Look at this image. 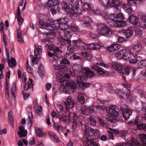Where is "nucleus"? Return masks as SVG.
<instances>
[{
	"instance_id": "nucleus-55",
	"label": "nucleus",
	"mask_w": 146,
	"mask_h": 146,
	"mask_svg": "<svg viewBox=\"0 0 146 146\" xmlns=\"http://www.w3.org/2000/svg\"><path fill=\"white\" fill-rule=\"evenodd\" d=\"M8 120L9 121V123L11 124H12V125H13L14 123V120L13 118V117L11 115V114L10 113V114L8 113Z\"/></svg>"
},
{
	"instance_id": "nucleus-11",
	"label": "nucleus",
	"mask_w": 146,
	"mask_h": 146,
	"mask_svg": "<svg viewBox=\"0 0 146 146\" xmlns=\"http://www.w3.org/2000/svg\"><path fill=\"white\" fill-rule=\"evenodd\" d=\"M120 108L124 119L125 120L128 119L132 114V110L129 109L126 105L123 104L121 105Z\"/></svg>"
},
{
	"instance_id": "nucleus-53",
	"label": "nucleus",
	"mask_w": 146,
	"mask_h": 146,
	"mask_svg": "<svg viewBox=\"0 0 146 146\" xmlns=\"http://www.w3.org/2000/svg\"><path fill=\"white\" fill-rule=\"evenodd\" d=\"M16 17L17 18L18 23L19 27H20L23 21V19L21 17V15L20 16H18V15L16 16Z\"/></svg>"
},
{
	"instance_id": "nucleus-10",
	"label": "nucleus",
	"mask_w": 146,
	"mask_h": 146,
	"mask_svg": "<svg viewBox=\"0 0 146 146\" xmlns=\"http://www.w3.org/2000/svg\"><path fill=\"white\" fill-rule=\"evenodd\" d=\"M131 54H132L131 50L130 51L126 49H122L118 52L117 55L119 59L122 58L126 60L129 58Z\"/></svg>"
},
{
	"instance_id": "nucleus-64",
	"label": "nucleus",
	"mask_w": 146,
	"mask_h": 146,
	"mask_svg": "<svg viewBox=\"0 0 146 146\" xmlns=\"http://www.w3.org/2000/svg\"><path fill=\"white\" fill-rule=\"evenodd\" d=\"M83 21H84L88 22L89 23H90L91 21V19L88 17L84 16L83 17Z\"/></svg>"
},
{
	"instance_id": "nucleus-33",
	"label": "nucleus",
	"mask_w": 146,
	"mask_h": 146,
	"mask_svg": "<svg viewBox=\"0 0 146 146\" xmlns=\"http://www.w3.org/2000/svg\"><path fill=\"white\" fill-rule=\"evenodd\" d=\"M23 34L21 32L20 28H18L17 30V40L20 42H23Z\"/></svg>"
},
{
	"instance_id": "nucleus-31",
	"label": "nucleus",
	"mask_w": 146,
	"mask_h": 146,
	"mask_svg": "<svg viewBox=\"0 0 146 146\" xmlns=\"http://www.w3.org/2000/svg\"><path fill=\"white\" fill-rule=\"evenodd\" d=\"M62 8L65 11H70L71 9V7L69 4L66 2L63 1L61 4Z\"/></svg>"
},
{
	"instance_id": "nucleus-5",
	"label": "nucleus",
	"mask_w": 146,
	"mask_h": 146,
	"mask_svg": "<svg viewBox=\"0 0 146 146\" xmlns=\"http://www.w3.org/2000/svg\"><path fill=\"white\" fill-rule=\"evenodd\" d=\"M100 47V44L97 42H94L89 44H85L83 46L82 48L85 51H82L81 54L84 58L88 60L91 58L92 54L90 52H87L86 50L99 49Z\"/></svg>"
},
{
	"instance_id": "nucleus-8",
	"label": "nucleus",
	"mask_w": 146,
	"mask_h": 146,
	"mask_svg": "<svg viewBox=\"0 0 146 146\" xmlns=\"http://www.w3.org/2000/svg\"><path fill=\"white\" fill-rule=\"evenodd\" d=\"M97 27L101 35L109 36L112 34V31L105 24H100L97 26Z\"/></svg>"
},
{
	"instance_id": "nucleus-61",
	"label": "nucleus",
	"mask_w": 146,
	"mask_h": 146,
	"mask_svg": "<svg viewBox=\"0 0 146 146\" xmlns=\"http://www.w3.org/2000/svg\"><path fill=\"white\" fill-rule=\"evenodd\" d=\"M3 39L4 45L6 46L7 45V36L5 34H4L3 35Z\"/></svg>"
},
{
	"instance_id": "nucleus-24",
	"label": "nucleus",
	"mask_w": 146,
	"mask_h": 146,
	"mask_svg": "<svg viewBox=\"0 0 146 146\" xmlns=\"http://www.w3.org/2000/svg\"><path fill=\"white\" fill-rule=\"evenodd\" d=\"M70 114L69 113H65L62 115L60 116L59 117V119L61 121L66 123H68L70 118Z\"/></svg>"
},
{
	"instance_id": "nucleus-62",
	"label": "nucleus",
	"mask_w": 146,
	"mask_h": 146,
	"mask_svg": "<svg viewBox=\"0 0 146 146\" xmlns=\"http://www.w3.org/2000/svg\"><path fill=\"white\" fill-rule=\"evenodd\" d=\"M22 94L25 100H26L30 96V94L29 93L24 92V91L22 92Z\"/></svg>"
},
{
	"instance_id": "nucleus-22",
	"label": "nucleus",
	"mask_w": 146,
	"mask_h": 146,
	"mask_svg": "<svg viewBox=\"0 0 146 146\" xmlns=\"http://www.w3.org/2000/svg\"><path fill=\"white\" fill-rule=\"evenodd\" d=\"M34 49V54L35 56L38 58H40V54L42 52L41 46L38 45L37 44H35Z\"/></svg>"
},
{
	"instance_id": "nucleus-63",
	"label": "nucleus",
	"mask_w": 146,
	"mask_h": 146,
	"mask_svg": "<svg viewBox=\"0 0 146 146\" xmlns=\"http://www.w3.org/2000/svg\"><path fill=\"white\" fill-rule=\"evenodd\" d=\"M113 45V50L114 51L118 50L121 47L120 45L117 44H114Z\"/></svg>"
},
{
	"instance_id": "nucleus-34",
	"label": "nucleus",
	"mask_w": 146,
	"mask_h": 146,
	"mask_svg": "<svg viewBox=\"0 0 146 146\" xmlns=\"http://www.w3.org/2000/svg\"><path fill=\"white\" fill-rule=\"evenodd\" d=\"M69 3L71 7V8L78 7L79 5L78 0H69Z\"/></svg>"
},
{
	"instance_id": "nucleus-45",
	"label": "nucleus",
	"mask_w": 146,
	"mask_h": 146,
	"mask_svg": "<svg viewBox=\"0 0 146 146\" xmlns=\"http://www.w3.org/2000/svg\"><path fill=\"white\" fill-rule=\"evenodd\" d=\"M64 36L65 37L67 38V39H69L71 38L72 35V33L70 31H69L68 29H66L64 31Z\"/></svg>"
},
{
	"instance_id": "nucleus-7",
	"label": "nucleus",
	"mask_w": 146,
	"mask_h": 146,
	"mask_svg": "<svg viewBox=\"0 0 146 146\" xmlns=\"http://www.w3.org/2000/svg\"><path fill=\"white\" fill-rule=\"evenodd\" d=\"M112 66L115 70L119 71L120 73H121L125 75H128L130 70V67L128 66H123L121 64L117 62L113 63Z\"/></svg>"
},
{
	"instance_id": "nucleus-9",
	"label": "nucleus",
	"mask_w": 146,
	"mask_h": 146,
	"mask_svg": "<svg viewBox=\"0 0 146 146\" xmlns=\"http://www.w3.org/2000/svg\"><path fill=\"white\" fill-rule=\"evenodd\" d=\"M117 2L115 8L116 10H119L122 7L125 11L128 14H131L133 12V11L131 7L129 4H121V2L120 1V0H118Z\"/></svg>"
},
{
	"instance_id": "nucleus-42",
	"label": "nucleus",
	"mask_w": 146,
	"mask_h": 146,
	"mask_svg": "<svg viewBox=\"0 0 146 146\" xmlns=\"http://www.w3.org/2000/svg\"><path fill=\"white\" fill-rule=\"evenodd\" d=\"M85 99L83 96L81 94L79 93L78 97V102L81 104H83L84 103Z\"/></svg>"
},
{
	"instance_id": "nucleus-27",
	"label": "nucleus",
	"mask_w": 146,
	"mask_h": 146,
	"mask_svg": "<svg viewBox=\"0 0 146 146\" xmlns=\"http://www.w3.org/2000/svg\"><path fill=\"white\" fill-rule=\"evenodd\" d=\"M83 74H85L86 77L90 78L94 76L95 75L94 72L91 71L90 69L88 68H85V69L83 70Z\"/></svg>"
},
{
	"instance_id": "nucleus-52",
	"label": "nucleus",
	"mask_w": 146,
	"mask_h": 146,
	"mask_svg": "<svg viewBox=\"0 0 146 146\" xmlns=\"http://www.w3.org/2000/svg\"><path fill=\"white\" fill-rule=\"evenodd\" d=\"M137 1V0H128L127 4H129L131 7V6L135 5Z\"/></svg>"
},
{
	"instance_id": "nucleus-15",
	"label": "nucleus",
	"mask_w": 146,
	"mask_h": 146,
	"mask_svg": "<svg viewBox=\"0 0 146 146\" xmlns=\"http://www.w3.org/2000/svg\"><path fill=\"white\" fill-rule=\"evenodd\" d=\"M142 48V45L140 43L133 45L131 49L133 56L134 57H138L139 53Z\"/></svg>"
},
{
	"instance_id": "nucleus-50",
	"label": "nucleus",
	"mask_w": 146,
	"mask_h": 146,
	"mask_svg": "<svg viewBox=\"0 0 146 146\" xmlns=\"http://www.w3.org/2000/svg\"><path fill=\"white\" fill-rule=\"evenodd\" d=\"M68 28H69L70 29H71L72 31L75 32H78L79 30L78 27L76 26L73 25H70V27Z\"/></svg>"
},
{
	"instance_id": "nucleus-32",
	"label": "nucleus",
	"mask_w": 146,
	"mask_h": 146,
	"mask_svg": "<svg viewBox=\"0 0 146 146\" xmlns=\"http://www.w3.org/2000/svg\"><path fill=\"white\" fill-rule=\"evenodd\" d=\"M7 62L9 66L11 68L17 65V62L15 59L13 57L11 58V60L9 58L7 59Z\"/></svg>"
},
{
	"instance_id": "nucleus-58",
	"label": "nucleus",
	"mask_w": 146,
	"mask_h": 146,
	"mask_svg": "<svg viewBox=\"0 0 146 146\" xmlns=\"http://www.w3.org/2000/svg\"><path fill=\"white\" fill-rule=\"evenodd\" d=\"M116 17L117 18V20L119 19H124V17L123 15L121 13H120L117 14H116Z\"/></svg>"
},
{
	"instance_id": "nucleus-51",
	"label": "nucleus",
	"mask_w": 146,
	"mask_h": 146,
	"mask_svg": "<svg viewBox=\"0 0 146 146\" xmlns=\"http://www.w3.org/2000/svg\"><path fill=\"white\" fill-rule=\"evenodd\" d=\"M134 59H132L129 60V62L131 64H135L136 63L137 61L139 60L140 58V56H138V57H134Z\"/></svg>"
},
{
	"instance_id": "nucleus-21",
	"label": "nucleus",
	"mask_w": 146,
	"mask_h": 146,
	"mask_svg": "<svg viewBox=\"0 0 146 146\" xmlns=\"http://www.w3.org/2000/svg\"><path fill=\"white\" fill-rule=\"evenodd\" d=\"M66 109L72 108L74 106V100L71 98H67L63 101Z\"/></svg>"
},
{
	"instance_id": "nucleus-12",
	"label": "nucleus",
	"mask_w": 146,
	"mask_h": 146,
	"mask_svg": "<svg viewBox=\"0 0 146 146\" xmlns=\"http://www.w3.org/2000/svg\"><path fill=\"white\" fill-rule=\"evenodd\" d=\"M107 23L111 27L117 28L123 27L127 25L126 22L125 21L117 19L107 22Z\"/></svg>"
},
{
	"instance_id": "nucleus-57",
	"label": "nucleus",
	"mask_w": 146,
	"mask_h": 146,
	"mask_svg": "<svg viewBox=\"0 0 146 146\" xmlns=\"http://www.w3.org/2000/svg\"><path fill=\"white\" fill-rule=\"evenodd\" d=\"M81 23V25L82 27H89L90 25V23L88 22L84 21H82Z\"/></svg>"
},
{
	"instance_id": "nucleus-44",
	"label": "nucleus",
	"mask_w": 146,
	"mask_h": 146,
	"mask_svg": "<svg viewBox=\"0 0 146 146\" xmlns=\"http://www.w3.org/2000/svg\"><path fill=\"white\" fill-rule=\"evenodd\" d=\"M141 21L143 23L141 27L142 29H146V15H142Z\"/></svg>"
},
{
	"instance_id": "nucleus-2",
	"label": "nucleus",
	"mask_w": 146,
	"mask_h": 146,
	"mask_svg": "<svg viewBox=\"0 0 146 146\" xmlns=\"http://www.w3.org/2000/svg\"><path fill=\"white\" fill-rule=\"evenodd\" d=\"M58 43L62 46H68L71 48V49L74 50H78L80 46L77 44H81L84 43L83 40L81 38H79L77 40H73L72 43H71V41L69 39L62 37L61 38H59L58 39Z\"/></svg>"
},
{
	"instance_id": "nucleus-16",
	"label": "nucleus",
	"mask_w": 146,
	"mask_h": 146,
	"mask_svg": "<svg viewBox=\"0 0 146 146\" xmlns=\"http://www.w3.org/2000/svg\"><path fill=\"white\" fill-rule=\"evenodd\" d=\"M94 110L93 106L84 105L81 108L82 113L85 115H88L91 113H94Z\"/></svg>"
},
{
	"instance_id": "nucleus-46",
	"label": "nucleus",
	"mask_w": 146,
	"mask_h": 146,
	"mask_svg": "<svg viewBox=\"0 0 146 146\" xmlns=\"http://www.w3.org/2000/svg\"><path fill=\"white\" fill-rule=\"evenodd\" d=\"M35 132L36 134L39 137L44 138L45 137V134L40 129H36Z\"/></svg>"
},
{
	"instance_id": "nucleus-60",
	"label": "nucleus",
	"mask_w": 146,
	"mask_h": 146,
	"mask_svg": "<svg viewBox=\"0 0 146 146\" xmlns=\"http://www.w3.org/2000/svg\"><path fill=\"white\" fill-rule=\"evenodd\" d=\"M51 139L54 142H59V139L58 137L56 135L53 137H51Z\"/></svg>"
},
{
	"instance_id": "nucleus-6",
	"label": "nucleus",
	"mask_w": 146,
	"mask_h": 146,
	"mask_svg": "<svg viewBox=\"0 0 146 146\" xmlns=\"http://www.w3.org/2000/svg\"><path fill=\"white\" fill-rule=\"evenodd\" d=\"M106 111L110 117L107 118V120L111 122L116 123L117 120L113 118H117L118 116V113L119 111L118 107L115 106H111L109 108L108 110H106Z\"/></svg>"
},
{
	"instance_id": "nucleus-18",
	"label": "nucleus",
	"mask_w": 146,
	"mask_h": 146,
	"mask_svg": "<svg viewBox=\"0 0 146 146\" xmlns=\"http://www.w3.org/2000/svg\"><path fill=\"white\" fill-rule=\"evenodd\" d=\"M140 143L134 138H131V141L129 143H119L115 146H139Z\"/></svg>"
},
{
	"instance_id": "nucleus-13",
	"label": "nucleus",
	"mask_w": 146,
	"mask_h": 146,
	"mask_svg": "<svg viewBox=\"0 0 146 146\" xmlns=\"http://www.w3.org/2000/svg\"><path fill=\"white\" fill-rule=\"evenodd\" d=\"M86 67H83L82 66L78 64H75L72 67V71L70 70V73L71 75L73 76H77V73L82 72L83 73V70Z\"/></svg>"
},
{
	"instance_id": "nucleus-39",
	"label": "nucleus",
	"mask_w": 146,
	"mask_h": 146,
	"mask_svg": "<svg viewBox=\"0 0 146 146\" xmlns=\"http://www.w3.org/2000/svg\"><path fill=\"white\" fill-rule=\"evenodd\" d=\"M53 127L60 135H61L63 133L62 128L60 125H59L57 123H54Z\"/></svg>"
},
{
	"instance_id": "nucleus-1",
	"label": "nucleus",
	"mask_w": 146,
	"mask_h": 146,
	"mask_svg": "<svg viewBox=\"0 0 146 146\" xmlns=\"http://www.w3.org/2000/svg\"><path fill=\"white\" fill-rule=\"evenodd\" d=\"M48 50H50L53 52V53L49 52H48L47 55L50 57L54 58V60L57 61V63L59 62L61 65L60 66L55 64L54 66V70L62 72H66L67 71L68 67L66 65L69 64V61L64 58L63 59L60 60L59 56L61 54L62 51L59 48L54 46L53 45H51L48 47Z\"/></svg>"
},
{
	"instance_id": "nucleus-20",
	"label": "nucleus",
	"mask_w": 146,
	"mask_h": 146,
	"mask_svg": "<svg viewBox=\"0 0 146 146\" xmlns=\"http://www.w3.org/2000/svg\"><path fill=\"white\" fill-rule=\"evenodd\" d=\"M51 23H46L41 20H39V21L36 23L37 26H39L40 28L42 27L43 29L49 31H50V29L49 27L51 26Z\"/></svg>"
},
{
	"instance_id": "nucleus-41",
	"label": "nucleus",
	"mask_w": 146,
	"mask_h": 146,
	"mask_svg": "<svg viewBox=\"0 0 146 146\" xmlns=\"http://www.w3.org/2000/svg\"><path fill=\"white\" fill-rule=\"evenodd\" d=\"M29 80L30 83L29 82H28L27 83H26L24 87L25 90H27L31 88V86H33V84L32 83V82L33 81V80L29 78Z\"/></svg>"
},
{
	"instance_id": "nucleus-19",
	"label": "nucleus",
	"mask_w": 146,
	"mask_h": 146,
	"mask_svg": "<svg viewBox=\"0 0 146 146\" xmlns=\"http://www.w3.org/2000/svg\"><path fill=\"white\" fill-rule=\"evenodd\" d=\"M118 0H100L101 3L104 7H108L111 5L115 8L117 1Z\"/></svg>"
},
{
	"instance_id": "nucleus-14",
	"label": "nucleus",
	"mask_w": 146,
	"mask_h": 146,
	"mask_svg": "<svg viewBox=\"0 0 146 146\" xmlns=\"http://www.w3.org/2000/svg\"><path fill=\"white\" fill-rule=\"evenodd\" d=\"M67 51L65 55V57L68 59H81V57L76 54L73 53V52L76 50H72L71 48V47L67 46Z\"/></svg>"
},
{
	"instance_id": "nucleus-3",
	"label": "nucleus",
	"mask_w": 146,
	"mask_h": 146,
	"mask_svg": "<svg viewBox=\"0 0 146 146\" xmlns=\"http://www.w3.org/2000/svg\"><path fill=\"white\" fill-rule=\"evenodd\" d=\"M67 20L68 19L65 18H60L54 21V24H51V26L49 27L50 31H54L59 29L64 31L70 27Z\"/></svg>"
},
{
	"instance_id": "nucleus-43",
	"label": "nucleus",
	"mask_w": 146,
	"mask_h": 146,
	"mask_svg": "<svg viewBox=\"0 0 146 146\" xmlns=\"http://www.w3.org/2000/svg\"><path fill=\"white\" fill-rule=\"evenodd\" d=\"M88 124L90 125L91 127L94 126L96 125V121L92 117H90L88 119Z\"/></svg>"
},
{
	"instance_id": "nucleus-26",
	"label": "nucleus",
	"mask_w": 146,
	"mask_h": 146,
	"mask_svg": "<svg viewBox=\"0 0 146 146\" xmlns=\"http://www.w3.org/2000/svg\"><path fill=\"white\" fill-rule=\"evenodd\" d=\"M84 1H82L81 5L83 10L87 11H90L92 9L91 5L87 2H84Z\"/></svg>"
},
{
	"instance_id": "nucleus-54",
	"label": "nucleus",
	"mask_w": 146,
	"mask_h": 146,
	"mask_svg": "<svg viewBox=\"0 0 146 146\" xmlns=\"http://www.w3.org/2000/svg\"><path fill=\"white\" fill-rule=\"evenodd\" d=\"M4 68V65L3 64L0 63V79L3 78V73L2 70Z\"/></svg>"
},
{
	"instance_id": "nucleus-48",
	"label": "nucleus",
	"mask_w": 146,
	"mask_h": 146,
	"mask_svg": "<svg viewBox=\"0 0 146 146\" xmlns=\"http://www.w3.org/2000/svg\"><path fill=\"white\" fill-rule=\"evenodd\" d=\"M143 119L141 116H138L137 117L134 121L135 124H137L139 122H141L143 121Z\"/></svg>"
},
{
	"instance_id": "nucleus-38",
	"label": "nucleus",
	"mask_w": 146,
	"mask_h": 146,
	"mask_svg": "<svg viewBox=\"0 0 146 146\" xmlns=\"http://www.w3.org/2000/svg\"><path fill=\"white\" fill-rule=\"evenodd\" d=\"M116 16L117 15H116V14L113 13V14H110L107 17V16L104 17V18L105 19L107 20V22L111 21L117 19V18L116 17Z\"/></svg>"
},
{
	"instance_id": "nucleus-59",
	"label": "nucleus",
	"mask_w": 146,
	"mask_h": 146,
	"mask_svg": "<svg viewBox=\"0 0 146 146\" xmlns=\"http://www.w3.org/2000/svg\"><path fill=\"white\" fill-rule=\"evenodd\" d=\"M16 92V87L15 86H14L13 85L12 88L11 89V93L12 95L14 97Z\"/></svg>"
},
{
	"instance_id": "nucleus-37",
	"label": "nucleus",
	"mask_w": 146,
	"mask_h": 146,
	"mask_svg": "<svg viewBox=\"0 0 146 146\" xmlns=\"http://www.w3.org/2000/svg\"><path fill=\"white\" fill-rule=\"evenodd\" d=\"M124 33L127 38H130L132 36L133 33V30L131 28H128L124 31Z\"/></svg>"
},
{
	"instance_id": "nucleus-35",
	"label": "nucleus",
	"mask_w": 146,
	"mask_h": 146,
	"mask_svg": "<svg viewBox=\"0 0 146 146\" xmlns=\"http://www.w3.org/2000/svg\"><path fill=\"white\" fill-rule=\"evenodd\" d=\"M74 120H75V121H76L78 124L80 123L81 125H84V127H86L85 125L83 123L82 119L81 117L78 115L77 116L76 114H75L74 115Z\"/></svg>"
},
{
	"instance_id": "nucleus-23",
	"label": "nucleus",
	"mask_w": 146,
	"mask_h": 146,
	"mask_svg": "<svg viewBox=\"0 0 146 146\" xmlns=\"http://www.w3.org/2000/svg\"><path fill=\"white\" fill-rule=\"evenodd\" d=\"M82 11L81 9L80 8H79V6H78V7L76 8H71L70 12L72 15L75 17H76L81 14Z\"/></svg>"
},
{
	"instance_id": "nucleus-25",
	"label": "nucleus",
	"mask_w": 146,
	"mask_h": 146,
	"mask_svg": "<svg viewBox=\"0 0 146 146\" xmlns=\"http://www.w3.org/2000/svg\"><path fill=\"white\" fill-rule=\"evenodd\" d=\"M19 131L18 132V134L20 137H25L27 134V131L24 129V128L23 126H19Z\"/></svg>"
},
{
	"instance_id": "nucleus-49",
	"label": "nucleus",
	"mask_w": 146,
	"mask_h": 146,
	"mask_svg": "<svg viewBox=\"0 0 146 146\" xmlns=\"http://www.w3.org/2000/svg\"><path fill=\"white\" fill-rule=\"evenodd\" d=\"M93 107L94 108V112H97V111H98V112H101L104 110V108L103 107L99 106H93Z\"/></svg>"
},
{
	"instance_id": "nucleus-47",
	"label": "nucleus",
	"mask_w": 146,
	"mask_h": 146,
	"mask_svg": "<svg viewBox=\"0 0 146 146\" xmlns=\"http://www.w3.org/2000/svg\"><path fill=\"white\" fill-rule=\"evenodd\" d=\"M137 128L140 130H143L145 131L146 130V124H143L141 123H139L137 125Z\"/></svg>"
},
{
	"instance_id": "nucleus-29",
	"label": "nucleus",
	"mask_w": 146,
	"mask_h": 146,
	"mask_svg": "<svg viewBox=\"0 0 146 146\" xmlns=\"http://www.w3.org/2000/svg\"><path fill=\"white\" fill-rule=\"evenodd\" d=\"M60 1L58 0H48L47 3V5L49 7L57 6L59 5Z\"/></svg>"
},
{
	"instance_id": "nucleus-30",
	"label": "nucleus",
	"mask_w": 146,
	"mask_h": 146,
	"mask_svg": "<svg viewBox=\"0 0 146 146\" xmlns=\"http://www.w3.org/2000/svg\"><path fill=\"white\" fill-rule=\"evenodd\" d=\"M128 19L129 22L133 25H136L138 24V19L134 15L129 16Z\"/></svg>"
},
{
	"instance_id": "nucleus-56",
	"label": "nucleus",
	"mask_w": 146,
	"mask_h": 146,
	"mask_svg": "<svg viewBox=\"0 0 146 146\" xmlns=\"http://www.w3.org/2000/svg\"><path fill=\"white\" fill-rule=\"evenodd\" d=\"M42 109V108L41 106H38L36 111V113L39 115H40L42 113L41 111Z\"/></svg>"
},
{
	"instance_id": "nucleus-28",
	"label": "nucleus",
	"mask_w": 146,
	"mask_h": 146,
	"mask_svg": "<svg viewBox=\"0 0 146 146\" xmlns=\"http://www.w3.org/2000/svg\"><path fill=\"white\" fill-rule=\"evenodd\" d=\"M66 84L68 87L74 90L77 87L76 83L70 80L67 81Z\"/></svg>"
},
{
	"instance_id": "nucleus-40",
	"label": "nucleus",
	"mask_w": 146,
	"mask_h": 146,
	"mask_svg": "<svg viewBox=\"0 0 146 146\" xmlns=\"http://www.w3.org/2000/svg\"><path fill=\"white\" fill-rule=\"evenodd\" d=\"M138 67L142 69L146 67V59H144L140 60L138 64Z\"/></svg>"
},
{
	"instance_id": "nucleus-36",
	"label": "nucleus",
	"mask_w": 146,
	"mask_h": 146,
	"mask_svg": "<svg viewBox=\"0 0 146 146\" xmlns=\"http://www.w3.org/2000/svg\"><path fill=\"white\" fill-rule=\"evenodd\" d=\"M87 78L85 76L82 75L80 76H79L77 78V82L78 84H83V82L85 80H87Z\"/></svg>"
},
{
	"instance_id": "nucleus-4",
	"label": "nucleus",
	"mask_w": 146,
	"mask_h": 146,
	"mask_svg": "<svg viewBox=\"0 0 146 146\" xmlns=\"http://www.w3.org/2000/svg\"><path fill=\"white\" fill-rule=\"evenodd\" d=\"M85 134L86 137V141L88 146H100L99 144L94 141H91L90 140H94V137L98 135L97 131L95 129L90 128L89 130L87 129L85 127Z\"/></svg>"
},
{
	"instance_id": "nucleus-17",
	"label": "nucleus",
	"mask_w": 146,
	"mask_h": 146,
	"mask_svg": "<svg viewBox=\"0 0 146 146\" xmlns=\"http://www.w3.org/2000/svg\"><path fill=\"white\" fill-rule=\"evenodd\" d=\"M92 68L98 74L102 76H108L109 75L107 71L105 70L101 67L99 66L98 63L97 64L93 65Z\"/></svg>"
}]
</instances>
